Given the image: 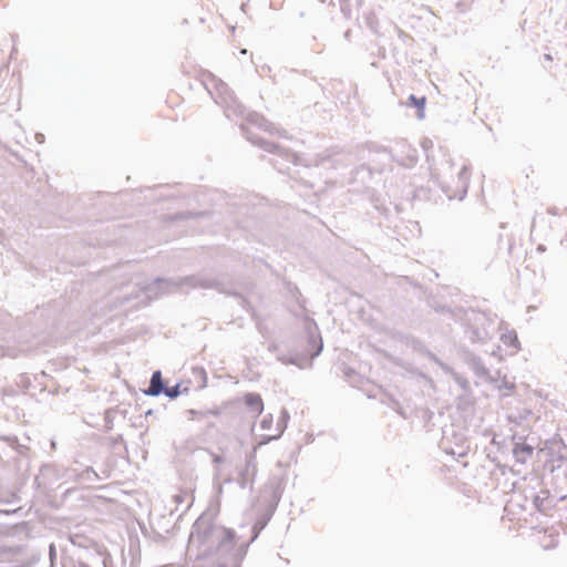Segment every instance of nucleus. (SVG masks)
<instances>
[{
	"mask_svg": "<svg viewBox=\"0 0 567 567\" xmlns=\"http://www.w3.org/2000/svg\"><path fill=\"white\" fill-rule=\"evenodd\" d=\"M516 462L526 463L532 458L534 449L525 443H517L513 450Z\"/></svg>",
	"mask_w": 567,
	"mask_h": 567,
	"instance_id": "nucleus-3",
	"label": "nucleus"
},
{
	"mask_svg": "<svg viewBox=\"0 0 567 567\" xmlns=\"http://www.w3.org/2000/svg\"><path fill=\"white\" fill-rule=\"evenodd\" d=\"M164 391L161 371H155L151 378L150 388L145 391V394L156 396Z\"/></svg>",
	"mask_w": 567,
	"mask_h": 567,
	"instance_id": "nucleus-4",
	"label": "nucleus"
},
{
	"mask_svg": "<svg viewBox=\"0 0 567 567\" xmlns=\"http://www.w3.org/2000/svg\"><path fill=\"white\" fill-rule=\"evenodd\" d=\"M501 343L497 347L496 353L499 359L506 355H514L519 351V341L514 330H505L499 338Z\"/></svg>",
	"mask_w": 567,
	"mask_h": 567,
	"instance_id": "nucleus-2",
	"label": "nucleus"
},
{
	"mask_svg": "<svg viewBox=\"0 0 567 567\" xmlns=\"http://www.w3.org/2000/svg\"><path fill=\"white\" fill-rule=\"evenodd\" d=\"M266 423H267V420L265 419V420L262 421V423H261L262 427H265Z\"/></svg>",
	"mask_w": 567,
	"mask_h": 567,
	"instance_id": "nucleus-8",
	"label": "nucleus"
},
{
	"mask_svg": "<svg viewBox=\"0 0 567 567\" xmlns=\"http://www.w3.org/2000/svg\"><path fill=\"white\" fill-rule=\"evenodd\" d=\"M167 396L169 398H176L178 394H179V390H178V385L176 386H173V388H168V389H164L163 391Z\"/></svg>",
	"mask_w": 567,
	"mask_h": 567,
	"instance_id": "nucleus-6",
	"label": "nucleus"
},
{
	"mask_svg": "<svg viewBox=\"0 0 567 567\" xmlns=\"http://www.w3.org/2000/svg\"><path fill=\"white\" fill-rule=\"evenodd\" d=\"M312 342L315 343V351L311 353V357L318 355L322 349L321 343H317L316 339H312Z\"/></svg>",
	"mask_w": 567,
	"mask_h": 567,
	"instance_id": "nucleus-7",
	"label": "nucleus"
},
{
	"mask_svg": "<svg viewBox=\"0 0 567 567\" xmlns=\"http://www.w3.org/2000/svg\"><path fill=\"white\" fill-rule=\"evenodd\" d=\"M409 100L419 110V117L422 118L424 116L426 99L424 96L416 97L415 95H410Z\"/></svg>",
	"mask_w": 567,
	"mask_h": 567,
	"instance_id": "nucleus-5",
	"label": "nucleus"
},
{
	"mask_svg": "<svg viewBox=\"0 0 567 567\" xmlns=\"http://www.w3.org/2000/svg\"><path fill=\"white\" fill-rule=\"evenodd\" d=\"M278 435H269V439H276Z\"/></svg>",
	"mask_w": 567,
	"mask_h": 567,
	"instance_id": "nucleus-9",
	"label": "nucleus"
},
{
	"mask_svg": "<svg viewBox=\"0 0 567 567\" xmlns=\"http://www.w3.org/2000/svg\"><path fill=\"white\" fill-rule=\"evenodd\" d=\"M236 404L239 413L250 419H257L264 411V401L258 393H246Z\"/></svg>",
	"mask_w": 567,
	"mask_h": 567,
	"instance_id": "nucleus-1",
	"label": "nucleus"
}]
</instances>
